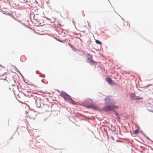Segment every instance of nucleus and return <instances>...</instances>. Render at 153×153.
Wrapping results in <instances>:
<instances>
[{
    "mask_svg": "<svg viewBox=\"0 0 153 153\" xmlns=\"http://www.w3.org/2000/svg\"><path fill=\"white\" fill-rule=\"evenodd\" d=\"M60 96L64 98L65 100L68 101L70 103L73 105H77V104L74 101L69 95L65 92H62L60 94Z\"/></svg>",
    "mask_w": 153,
    "mask_h": 153,
    "instance_id": "f257e3e1",
    "label": "nucleus"
},
{
    "mask_svg": "<svg viewBox=\"0 0 153 153\" xmlns=\"http://www.w3.org/2000/svg\"><path fill=\"white\" fill-rule=\"evenodd\" d=\"M143 99V98L142 97H137V96H136L134 98V100H141V99Z\"/></svg>",
    "mask_w": 153,
    "mask_h": 153,
    "instance_id": "6e6552de",
    "label": "nucleus"
},
{
    "mask_svg": "<svg viewBox=\"0 0 153 153\" xmlns=\"http://www.w3.org/2000/svg\"><path fill=\"white\" fill-rule=\"evenodd\" d=\"M89 61L91 65H96L97 64V62L94 61L92 59H90Z\"/></svg>",
    "mask_w": 153,
    "mask_h": 153,
    "instance_id": "423d86ee",
    "label": "nucleus"
},
{
    "mask_svg": "<svg viewBox=\"0 0 153 153\" xmlns=\"http://www.w3.org/2000/svg\"><path fill=\"white\" fill-rule=\"evenodd\" d=\"M106 81L110 84H111V82L112 80L111 78L109 77H107L106 79Z\"/></svg>",
    "mask_w": 153,
    "mask_h": 153,
    "instance_id": "39448f33",
    "label": "nucleus"
},
{
    "mask_svg": "<svg viewBox=\"0 0 153 153\" xmlns=\"http://www.w3.org/2000/svg\"><path fill=\"white\" fill-rule=\"evenodd\" d=\"M110 104L111 105H107L104 107L103 108V110L106 111H109L118 108V106L114 105V103H111Z\"/></svg>",
    "mask_w": 153,
    "mask_h": 153,
    "instance_id": "f03ea898",
    "label": "nucleus"
},
{
    "mask_svg": "<svg viewBox=\"0 0 153 153\" xmlns=\"http://www.w3.org/2000/svg\"><path fill=\"white\" fill-rule=\"evenodd\" d=\"M115 114L117 117H118V114L117 113H115Z\"/></svg>",
    "mask_w": 153,
    "mask_h": 153,
    "instance_id": "f8f14e48",
    "label": "nucleus"
},
{
    "mask_svg": "<svg viewBox=\"0 0 153 153\" xmlns=\"http://www.w3.org/2000/svg\"><path fill=\"white\" fill-rule=\"evenodd\" d=\"M130 97L132 98L133 99H134L136 96L134 93H131L130 95Z\"/></svg>",
    "mask_w": 153,
    "mask_h": 153,
    "instance_id": "0eeeda50",
    "label": "nucleus"
},
{
    "mask_svg": "<svg viewBox=\"0 0 153 153\" xmlns=\"http://www.w3.org/2000/svg\"><path fill=\"white\" fill-rule=\"evenodd\" d=\"M120 118L119 117H118V118L117 119V120L119 122H120Z\"/></svg>",
    "mask_w": 153,
    "mask_h": 153,
    "instance_id": "9b49d317",
    "label": "nucleus"
},
{
    "mask_svg": "<svg viewBox=\"0 0 153 153\" xmlns=\"http://www.w3.org/2000/svg\"><path fill=\"white\" fill-rule=\"evenodd\" d=\"M138 130L137 129H136L134 131V133L135 134H137L138 133Z\"/></svg>",
    "mask_w": 153,
    "mask_h": 153,
    "instance_id": "9d476101",
    "label": "nucleus"
},
{
    "mask_svg": "<svg viewBox=\"0 0 153 153\" xmlns=\"http://www.w3.org/2000/svg\"><path fill=\"white\" fill-rule=\"evenodd\" d=\"M87 105L88 107L97 110L98 109V107L97 106L93 104L90 103Z\"/></svg>",
    "mask_w": 153,
    "mask_h": 153,
    "instance_id": "7ed1b4c3",
    "label": "nucleus"
},
{
    "mask_svg": "<svg viewBox=\"0 0 153 153\" xmlns=\"http://www.w3.org/2000/svg\"><path fill=\"white\" fill-rule=\"evenodd\" d=\"M95 42L97 44L100 45L102 43L101 42H100V41L98 40H95Z\"/></svg>",
    "mask_w": 153,
    "mask_h": 153,
    "instance_id": "1a4fd4ad",
    "label": "nucleus"
},
{
    "mask_svg": "<svg viewBox=\"0 0 153 153\" xmlns=\"http://www.w3.org/2000/svg\"><path fill=\"white\" fill-rule=\"evenodd\" d=\"M105 100L107 104H111V103H114L111 100V98L109 97H107L105 99Z\"/></svg>",
    "mask_w": 153,
    "mask_h": 153,
    "instance_id": "20e7f679",
    "label": "nucleus"
}]
</instances>
